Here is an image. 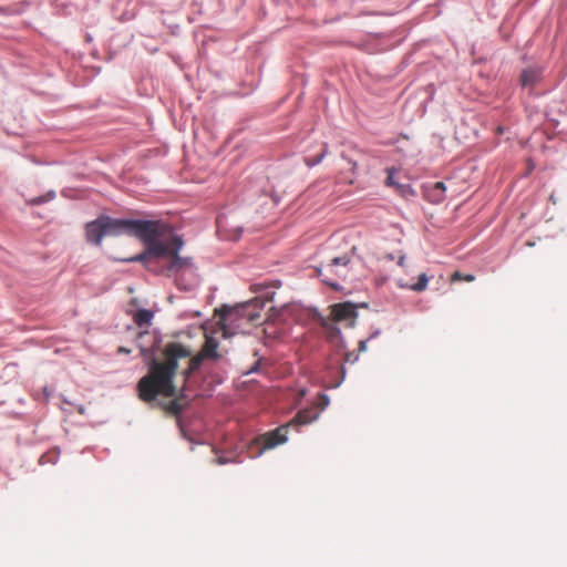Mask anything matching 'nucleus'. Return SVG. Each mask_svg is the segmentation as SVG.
<instances>
[{"label":"nucleus","mask_w":567,"mask_h":567,"mask_svg":"<svg viewBox=\"0 0 567 567\" xmlns=\"http://www.w3.org/2000/svg\"><path fill=\"white\" fill-rule=\"evenodd\" d=\"M205 338L202 351L196 354L181 342L165 344L157 358L150 359L147 373L137 382L138 398L146 403L155 402L158 396L174 398L162 408L167 414L177 416L184 403L175 398L178 393L175 377L179 373L186 383L205 359L213 358V336L206 332Z\"/></svg>","instance_id":"f257e3e1"},{"label":"nucleus","mask_w":567,"mask_h":567,"mask_svg":"<svg viewBox=\"0 0 567 567\" xmlns=\"http://www.w3.org/2000/svg\"><path fill=\"white\" fill-rule=\"evenodd\" d=\"M105 236L123 234L140 238L146 246L143 254L125 259V261H151L152 255L174 252L176 239L169 235V226L154 220L117 219L102 215Z\"/></svg>","instance_id":"f03ea898"},{"label":"nucleus","mask_w":567,"mask_h":567,"mask_svg":"<svg viewBox=\"0 0 567 567\" xmlns=\"http://www.w3.org/2000/svg\"><path fill=\"white\" fill-rule=\"evenodd\" d=\"M265 301L260 298H254L247 302L236 306H223L215 309V334H221L227 340L238 333H244L251 324H256L260 319V311Z\"/></svg>","instance_id":"7ed1b4c3"},{"label":"nucleus","mask_w":567,"mask_h":567,"mask_svg":"<svg viewBox=\"0 0 567 567\" xmlns=\"http://www.w3.org/2000/svg\"><path fill=\"white\" fill-rule=\"evenodd\" d=\"M169 235L176 239V250L174 252L152 255L151 260L159 258L167 259V272L169 276H174L177 287L185 291L192 290L198 282L196 271L189 262L179 258L178 250L183 246V241L174 234L171 227Z\"/></svg>","instance_id":"20e7f679"},{"label":"nucleus","mask_w":567,"mask_h":567,"mask_svg":"<svg viewBox=\"0 0 567 567\" xmlns=\"http://www.w3.org/2000/svg\"><path fill=\"white\" fill-rule=\"evenodd\" d=\"M290 427L291 423H286L274 431L259 435L255 441V443L260 447L259 452L261 453L265 450L274 449L287 442V435Z\"/></svg>","instance_id":"39448f33"},{"label":"nucleus","mask_w":567,"mask_h":567,"mask_svg":"<svg viewBox=\"0 0 567 567\" xmlns=\"http://www.w3.org/2000/svg\"><path fill=\"white\" fill-rule=\"evenodd\" d=\"M330 317L337 323L348 321V326L352 327L357 318V310L350 302L336 303L331 306Z\"/></svg>","instance_id":"423d86ee"},{"label":"nucleus","mask_w":567,"mask_h":567,"mask_svg":"<svg viewBox=\"0 0 567 567\" xmlns=\"http://www.w3.org/2000/svg\"><path fill=\"white\" fill-rule=\"evenodd\" d=\"M86 240L91 244L100 246L103 237H105L104 226L102 216L93 221H90L85 226Z\"/></svg>","instance_id":"0eeeda50"},{"label":"nucleus","mask_w":567,"mask_h":567,"mask_svg":"<svg viewBox=\"0 0 567 567\" xmlns=\"http://www.w3.org/2000/svg\"><path fill=\"white\" fill-rule=\"evenodd\" d=\"M543 78V69L539 66H529L522 71L519 84L522 87L533 90Z\"/></svg>","instance_id":"6e6552de"},{"label":"nucleus","mask_w":567,"mask_h":567,"mask_svg":"<svg viewBox=\"0 0 567 567\" xmlns=\"http://www.w3.org/2000/svg\"><path fill=\"white\" fill-rule=\"evenodd\" d=\"M227 226H228V221L224 217H218L215 220L216 233L219 236H221L224 239H227V240L238 239L240 236V229L238 227H235L234 229L229 230L227 228Z\"/></svg>","instance_id":"1a4fd4ad"},{"label":"nucleus","mask_w":567,"mask_h":567,"mask_svg":"<svg viewBox=\"0 0 567 567\" xmlns=\"http://www.w3.org/2000/svg\"><path fill=\"white\" fill-rule=\"evenodd\" d=\"M318 416L319 411H317L316 409H303L299 411L289 423H291V427H297L298 425L311 423L312 421L317 420Z\"/></svg>","instance_id":"9d476101"},{"label":"nucleus","mask_w":567,"mask_h":567,"mask_svg":"<svg viewBox=\"0 0 567 567\" xmlns=\"http://www.w3.org/2000/svg\"><path fill=\"white\" fill-rule=\"evenodd\" d=\"M386 172H388V177H386L385 184L388 186L394 187L395 190L403 197H409V196L414 195V190L412 189V187L410 185L400 184V183L395 182L394 174L396 171L394 168H389V169H386Z\"/></svg>","instance_id":"9b49d317"},{"label":"nucleus","mask_w":567,"mask_h":567,"mask_svg":"<svg viewBox=\"0 0 567 567\" xmlns=\"http://www.w3.org/2000/svg\"><path fill=\"white\" fill-rule=\"evenodd\" d=\"M320 324L329 340L332 341L339 337L340 329L337 327V322L330 316L328 318H321Z\"/></svg>","instance_id":"f8f14e48"},{"label":"nucleus","mask_w":567,"mask_h":567,"mask_svg":"<svg viewBox=\"0 0 567 567\" xmlns=\"http://www.w3.org/2000/svg\"><path fill=\"white\" fill-rule=\"evenodd\" d=\"M427 284L429 277L424 272L420 274L417 281L414 284L403 282L402 280L399 281V286L401 288L410 289L416 292L424 291L427 287Z\"/></svg>","instance_id":"ddd939ff"},{"label":"nucleus","mask_w":567,"mask_h":567,"mask_svg":"<svg viewBox=\"0 0 567 567\" xmlns=\"http://www.w3.org/2000/svg\"><path fill=\"white\" fill-rule=\"evenodd\" d=\"M153 313L146 309H140L135 312L133 320L138 327H144L151 323Z\"/></svg>","instance_id":"4468645a"},{"label":"nucleus","mask_w":567,"mask_h":567,"mask_svg":"<svg viewBox=\"0 0 567 567\" xmlns=\"http://www.w3.org/2000/svg\"><path fill=\"white\" fill-rule=\"evenodd\" d=\"M327 153H328L327 144H324V145H323V150H322V152H321L318 156H316V157H313V158H311V157H307V158L305 159L306 165H307V166H309V167L315 166V165H318V164H319V163L324 158V156L327 155Z\"/></svg>","instance_id":"2eb2a0df"},{"label":"nucleus","mask_w":567,"mask_h":567,"mask_svg":"<svg viewBox=\"0 0 567 567\" xmlns=\"http://www.w3.org/2000/svg\"><path fill=\"white\" fill-rule=\"evenodd\" d=\"M350 262V258L347 255L334 257L331 259L330 264H328V267H338L342 266L346 267Z\"/></svg>","instance_id":"dca6fc26"},{"label":"nucleus","mask_w":567,"mask_h":567,"mask_svg":"<svg viewBox=\"0 0 567 567\" xmlns=\"http://www.w3.org/2000/svg\"><path fill=\"white\" fill-rule=\"evenodd\" d=\"M475 279V277L473 275H463L462 272L460 271H455L452 277H451V280L452 281H458V280H464V281H473Z\"/></svg>","instance_id":"f3484780"},{"label":"nucleus","mask_w":567,"mask_h":567,"mask_svg":"<svg viewBox=\"0 0 567 567\" xmlns=\"http://www.w3.org/2000/svg\"><path fill=\"white\" fill-rule=\"evenodd\" d=\"M53 196H54V194L50 193L47 196L37 197V198L31 200V204H33V205L42 204V203L48 202L49 199L53 198Z\"/></svg>","instance_id":"a211bd4d"},{"label":"nucleus","mask_w":567,"mask_h":567,"mask_svg":"<svg viewBox=\"0 0 567 567\" xmlns=\"http://www.w3.org/2000/svg\"><path fill=\"white\" fill-rule=\"evenodd\" d=\"M214 349H215V361H216L218 358H221L224 355L220 350V344L216 340H215Z\"/></svg>","instance_id":"6ab92c4d"},{"label":"nucleus","mask_w":567,"mask_h":567,"mask_svg":"<svg viewBox=\"0 0 567 567\" xmlns=\"http://www.w3.org/2000/svg\"><path fill=\"white\" fill-rule=\"evenodd\" d=\"M320 400L322 401L320 410H323L329 404V398L324 394H321Z\"/></svg>","instance_id":"aec40b11"},{"label":"nucleus","mask_w":567,"mask_h":567,"mask_svg":"<svg viewBox=\"0 0 567 567\" xmlns=\"http://www.w3.org/2000/svg\"><path fill=\"white\" fill-rule=\"evenodd\" d=\"M434 190H440L441 193H443L445 190L444 183H442V182L435 183Z\"/></svg>","instance_id":"412c9836"},{"label":"nucleus","mask_w":567,"mask_h":567,"mask_svg":"<svg viewBox=\"0 0 567 567\" xmlns=\"http://www.w3.org/2000/svg\"><path fill=\"white\" fill-rule=\"evenodd\" d=\"M358 350H359L360 352H364V351L367 350V340H361V341L359 342V348H358Z\"/></svg>","instance_id":"4be33fe9"},{"label":"nucleus","mask_w":567,"mask_h":567,"mask_svg":"<svg viewBox=\"0 0 567 567\" xmlns=\"http://www.w3.org/2000/svg\"><path fill=\"white\" fill-rule=\"evenodd\" d=\"M357 359H358L357 355H354L353 353H347V355H346L347 362H354Z\"/></svg>","instance_id":"5701e85b"},{"label":"nucleus","mask_w":567,"mask_h":567,"mask_svg":"<svg viewBox=\"0 0 567 567\" xmlns=\"http://www.w3.org/2000/svg\"><path fill=\"white\" fill-rule=\"evenodd\" d=\"M404 262H405V257L402 255L399 257L398 264H399V266L404 267Z\"/></svg>","instance_id":"b1692460"},{"label":"nucleus","mask_w":567,"mask_h":567,"mask_svg":"<svg viewBox=\"0 0 567 567\" xmlns=\"http://www.w3.org/2000/svg\"><path fill=\"white\" fill-rule=\"evenodd\" d=\"M118 352H122V353H130V350H128V349H126V348H124V347H121V348L118 349Z\"/></svg>","instance_id":"393cba45"},{"label":"nucleus","mask_w":567,"mask_h":567,"mask_svg":"<svg viewBox=\"0 0 567 567\" xmlns=\"http://www.w3.org/2000/svg\"><path fill=\"white\" fill-rule=\"evenodd\" d=\"M257 367H258V362L255 364V367H252L250 370H248L246 373H251V372H255L257 370Z\"/></svg>","instance_id":"a878e982"},{"label":"nucleus","mask_w":567,"mask_h":567,"mask_svg":"<svg viewBox=\"0 0 567 567\" xmlns=\"http://www.w3.org/2000/svg\"><path fill=\"white\" fill-rule=\"evenodd\" d=\"M226 462H227V461H226V460H224L223 457H218V463H220V464H225Z\"/></svg>","instance_id":"bb28decb"},{"label":"nucleus","mask_w":567,"mask_h":567,"mask_svg":"<svg viewBox=\"0 0 567 567\" xmlns=\"http://www.w3.org/2000/svg\"><path fill=\"white\" fill-rule=\"evenodd\" d=\"M324 282H326V284H328V285H330V286H331V287H333V288H337V285H334V284H332V282H329V281H326V280H324Z\"/></svg>","instance_id":"cd10ccee"},{"label":"nucleus","mask_w":567,"mask_h":567,"mask_svg":"<svg viewBox=\"0 0 567 567\" xmlns=\"http://www.w3.org/2000/svg\"><path fill=\"white\" fill-rule=\"evenodd\" d=\"M280 286V281H276L274 287H279Z\"/></svg>","instance_id":"c85d7f7f"},{"label":"nucleus","mask_w":567,"mask_h":567,"mask_svg":"<svg viewBox=\"0 0 567 567\" xmlns=\"http://www.w3.org/2000/svg\"><path fill=\"white\" fill-rule=\"evenodd\" d=\"M317 271H318V275H319V276H322V271H321V269H317Z\"/></svg>","instance_id":"c756f323"}]
</instances>
